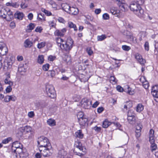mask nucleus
Segmentation results:
<instances>
[{
    "label": "nucleus",
    "instance_id": "1",
    "mask_svg": "<svg viewBox=\"0 0 158 158\" xmlns=\"http://www.w3.org/2000/svg\"><path fill=\"white\" fill-rule=\"evenodd\" d=\"M73 152L75 154L82 157L85 154L86 150L82 146V144L81 142L76 141L74 144Z\"/></svg>",
    "mask_w": 158,
    "mask_h": 158
},
{
    "label": "nucleus",
    "instance_id": "2",
    "mask_svg": "<svg viewBox=\"0 0 158 158\" xmlns=\"http://www.w3.org/2000/svg\"><path fill=\"white\" fill-rule=\"evenodd\" d=\"M73 41L71 37H68L66 42H64L60 48L63 50L69 52L72 48Z\"/></svg>",
    "mask_w": 158,
    "mask_h": 158
},
{
    "label": "nucleus",
    "instance_id": "3",
    "mask_svg": "<svg viewBox=\"0 0 158 158\" xmlns=\"http://www.w3.org/2000/svg\"><path fill=\"white\" fill-rule=\"evenodd\" d=\"M37 143L39 148H45L46 147H50L51 146L48 138L44 136H41L39 138Z\"/></svg>",
    "mask_w": 158,
    "mask_h": 158
},
{
    "label": "nucleus",
    "instance_id": "4",
    "mask_svg": "<svg viewBox=\"0 0 158 158\" xmlns=\"http://www.w3.org/2000/svg\"><path fill=\"white\" fill-rule=\"evenodd\" d=\"M46 92L48 97L52 98L56 97V94L54 88L52 85H47L46 86Z\"/></svg>",
    "mask_w": 158,
    "mask_h": 158
},
{
    "label": "nucleus",
    "instance_id": "5",
    "mask_svg": "<svg viewBox=\"0 0 158 158\" xmlns=\"http://www.w3.org/2000/svg\"><path fill=\"white\" fill-rule=\"evenodd\" d=\"M39 150L42 154L44 157H47L51 155L52 153V146L50 147H47L42 148H39Z\"/></svg>",
    "mask_w": 158,
    "mask_h": 158
},
{
    "label": "nucleus",
    "instance_id": "6",
    "mask_svg": "<svg viewBox=\"0 0 158 158\" xmlns=\"http://www.w3.org/2000/svg\"><path fill=\"white\" fill-rule=\"evenodd\" d=\"M92 102L86 98L82 99L80 102L81 106L85 109H89L91 107Z\"/></svg>",
    "mask_w": 158,
    "mask_h": 158
},
{
    "label": "nucleus",
    "instance_id": "7",
    "mask_svg": "<svg viewBox=\"0 0 158 158\" xmlns=\"http://www.w3.org/2000/svg\"><path fill=\"white\" fill-rule=\"evenodd\" d=\"M151 93L155 98V100L158 102V85H156L153 88Z\"/></svg>",
    "mask_w": 158,
    "mask_h": 158
},
{
    "label": "nucleus",
    "instance_id": "8",
    "mask_svg": "<svg viewBox=\"0 0 158 158\" xmlns=\"http://www.w3.org/2000/svg\"><path fill=\"white\" fill-rule=\"evenodd\" d=\"M135 58L141 65H144L146 63V60L143 58L142 56L140 54L138 53H136L135 55Z\"/></svg>",
    "mask_w": 158,
    "mask_h": 158
},
{
    "label": "nucleus",
    "instance_id": "9",
    "mask_svg": "<svg viewBox=\"0 0 158 158\" xmlns=\"http://www.w3.org/2000/svg\"><path fill=\"white\" fill-rule=\"evenodd\" d=\"M139 7H141L140 5L137 3L136 2H132L130 6V8L131 10L133 12L138 10Z\"/></svg>",
    "mask_w": 158,
    "mask_h": 158
},
{
    "label": "nucleus",
    "instance_id": "10",
    "mask_svg": "<svg viewBox=\"0 0 158 158\" xmlns=\"http://www.w3.org/2000/svg\"><path fill=\"white\" fill-rule=\"evenodd\" d=\"M7 13H6V17L5 19L7 21H10L13 19V16L12 12L8 8H7Z\"/></svg>",
    "mask_w": 158,
    "mask_h": 158
},
{
    "label": "nucleus",
    "instance_id": "11",
    "mask_svg": "<svg viewBox=\"0 0 158 158\" xmlns=\"http://www.w3.org/2000/svg\"><path fill=\"white\" fill-rule=\"evenodd\" d=\"M66 31L65 28H64L60 30H56L54 32V34L56 36H63Z\"/></svg>",
    "mask_w": 158,
    "mask_h": 158
},
{
    "label": "nucleus",
    "instance_id": "12",
    "mask_svg": "<svg viewBox=\"0 0 158 158\" xmlns=\"http://www.w3.org/2000/svg\"><path fill=\"white\" fill-rule=\"evenodd\" d=\"M142 127V126L140 123L138 124L136 127L135 136L137 138L139 137L140 136V132H141Z\"/></svg>",
    "mask_w": 158,
    "mask_h": 158
},
{
    "label": "nucleus",
    "instance_id": "13",
    "mask_svg": "<svg viewBox=\"0 0 158 158\" xmlns=\"http://www.w3.org/2000/svg\"><path fill=\"white\" fill-rule=\"evenodd\" d=\"M134 13L139 18H142L143 16L144 11L141 7H139V9L134 12Z\"/></svg>",
    "mask_w": 158,
    "mask_h": 158
},
{
    "label": "nucleus",
    "instance_id": "14",
    "mask_svg": "<svg viewBox=\"0 0 158 158\" xmlns=\"http://www.w3.org/2000/svg\"><path fill=\"white\" fill-rule=\"evenodd\" d=\"M22 147H20L17 149H14L13 152L14 153L13 155L15 156V158H19L18 155H20L21 153H22L23 151V150H24V149H22Z\"/></svg>",
    "mask_w": 158,
    "mask_h": 158
},
{
    "label": "nucleus",
    "instance_id": "15",
    "mask_svg": "<svg viewBox=\"0 0 158 158\" xmlns=\"http://www.w3.org/2000/svg\"><path fill=\"white\" fill-rule=\"evenodd\" d=\"M78 122L81 127H84L87 124L88 119L85 117L78 119Z\"/></svg>",
    "mask_w": 158,
    "mask_h": 158
},
{
    "label": "nucleus",
    "instance_id": "16",
    "mask_svg": "<svg viewBox=\"0 0 158 158\" xmlns=\"http://www.w3.org/2000/svg\"><path fill=\"white\" fill-rule=\"evenodd\" d=\"M8 51L7 47L4 45L0 44V54L1 55H5Z\"/></svg>",
    "mask_w": 158,
    "mask_h": 158
},
{
    "label": "nucleus",
    "instance_id": "17",
    "mask_svg": "<svg viewBox=\"0 0 158 158\" xmlns=\"http://www.w3.org/2000/svg\"><path fill=\"white\" fill-rule=\"evenodd\" d=\"M16 97L13 95L10 96H6L5 98L4 101L5 102H7L10 101H15L16 100Z\"/></svg>",
    "mask_w": 158,
    "mask_h": 158
},
{
    "label": "nucleus",
    "instance_id": "18",
    "mask_svg": "<svg viewBox=\"0 0 158 158\" xmlns=\"http://www.w3.org/2000/svg\"><path fill=\"white\" fill-rule=\"evenodd\" d=\"M7 8H2L0 10V16L5 19L6 17Z\"/></svg>",
    "mask_w": 158,
    "mask_h": 158
},
{
    "label": "nucleus",
    "instance_id": "19",
    "mask_svg": "<svg viewBox=\"0 0 158 158\" xmlns=\"http://www.w3.org/2000/svg\"><path fill=\"white\" fill-rule=\"evenodd\" d=\"M24 16L22 12L19 11H17L14 15L15 18L18 19L22 20Z\"/></svg>",
    "mask_w": 158,
    "mask_h": 158
},
{
    "label": "nucleus",
    "instance_id": "20",
    "mask_svg": "<svg viewBox=\"0 0 158 158\" xmlns=\"http://www.w3.org/2000/svg\"><path fill=\"white\" fill-rule=\"evenodd\" d=\"M78 12V10L77 8L74 7H70L68 13L71 15H76Z\"/></svg>",
    "mask_w": 158,
    "mask_h": 158
},
{
    "label": "nucleus",
    "instance_id": "21",
    "mask_svg": "<svg viewBox=\"0 0 158 158\" xmlns=\"http://www.w3.org/2000/svg\"><path fill=\"white\" fill-rule=\"evenodd\" d=\"M22 145L18 141H16L13 142L12 144V150L14 151V149H17L20 147H22Z\"/></svg>",
    "mask_w": 158,
    "mask_h": 158
},
{
    "label": "nucleus",
    "instance_id": "22",
    "mask_svg": "<svg viewBox=\"0 0 158 158\" xmlns=\"http://www.w3.org/2000/svg\"><path fill=\"white\" fill-rule=\"evenodd\" d=\"M75 136L77 138L82 139L84 137V134L81 130H77L75 133Z\"/></svg>",
    "mask_w": 158,
    "mask_h": 158
},
{
    "label": "nucleus",
    "instance_id": "23",
    "mask_svg": "<svg viewBox=\"0 0 158 158\" xmlns=\"http://www.w3.org/2000/svg\"><path fill=\"white\" fill-rule=\"evenodd\" d=\"M63 9L65 11L68 12L69 11L70 6L67 3H63L61 4Z\"/></svg>",
    "mask_w": 158,
    "mask_h": 158
},
{
    "label": "nucleus",
    "instance_id": "24",
    "mask_svg": "<svg viewBox=\"0 0 158 158\" xmlns=\"http://www.w3.org/2000/svg\"><path fill=\"white\" fill-rule=\"evenodd\" d=\"M110 12L112 14L115 15H117V16L120 13V11L119 10H118L115 7H113L110 10Z\"/></svg>",
    "mask_w": 158,
    "mask_h": 158
},
{
    "label": "nucleus",
    "instance_id": "25",
    "mask_svg": "<svg viewBox=\"0 0 158 158\" xmlns=\"http://www.w3.org/2000/svg\"><path fill=\"white\" fill-rule=\"evenodd\" d=\"M125 92H127L131 95H133L134 93V91L133 90H131V88H130L129 86L127 85L125 86Z\"/></svg>",
    "mask_w": 158,
    "mask_h": 158
},
{
    "label": "nucleus",
    "instance_id": "26",
    "mask_svg": "<svg viewBox=\"0 0 158 158\" xmlns=\"http://www.w3.org/2000/svg\"><path fill=\"white\" fill-rule=\"evenodd\" d=\"M127 120L129 123L131 124H134L135 123V116L127 117Z\"/></svg>",
    "mask_w": 158,
    "mask_h": 158
},
{
    "label": "nucleus",
    "instance_id": "27",
    "mask_svg": "<svg viewBox=\"0 0 158 158\" xmlns=\"http://www.w3.org/2000/svg\"><path fill=\"white\" fill-rule=\"evenodd\" d=\"M13 63V62L12 60L10 59L8 60L6 64H5V67L6 68L7 70H9L11 68Z\"/></svg>",
    "mask_w": 158,
    "mask_h": 158
},
{
    "label": "nucleus",
    "instance_id": "28",
    "mask_svg": "<svg viewBox=\"0 0 158 158\" xmlns=\"http://www.w3.org/2000/svg\"><path fill=\"white\" fill-rule=\"evenodd\" d=\"M32 45V42L28 39L26 40L24 42V46L26 48H30Z\"/></svg>",
    "mask_w": 158,
    "mask_h": 158
},
{
    "label": "nucleus",
    "instance_id": "29",
    "mask_svg": "<svg viewBox=\"0 0 158 158\" xmlns=\"http://www.w3.org/2000/svg\"><path fill=\"white\" fill-rule=\"evenodd\" d=\"M112 123V122H109L108 120L106 119L103 122L102 124V127L104 128L108 127Z\"/></svg>",
    "mask_w": 158,
    "mask_h": 158
},
{
    "label": "nucleus",
    "instance_id": "30",
    "mask_svg": "<svg viewBox=\"0 0 158 158\" xmlns=\"http://www.w3.org/2000/svg\"><path fill=\"white\" fill-rule=\"evenodd\" d=\"M28 154L25 149L23 150V151L20 155H18L20 158H26L28 156Z\"/></svg>",
    "mask_w": 158,
    "mask_h": 158
},
{
    "label": "nucleus",
    "instance_id": "31",
    "mask_svg": "<svg viewBox=\"0 0 158 158\" xmlns=\"http://www.w3.org/2000/svg\"><path fill=\"white\" fill-rule=\"evenodd\" d=\"M56 41L58 46L60 48L62 44L64 43V40L60 38H56Z\"/></svg>",
    "mask_w": 158,
    "mask_h": 158
},
{
    "label": "nucleus",
    "instance_id": "32",
    "mask_svg": "<svg viewBox=\"0 0 158 158\" xmlns=\"http://www.w3.org/2000/svg\"><path fill=\"white\" fill-rule=\"evenodd\" d=\"M68 26L69 28H73L74 31H75L77 30L76 25L72 22L69 21L68 22Z\"/></svg>",
    "mask_w": 158,
    "mask_h": 158
},
{
    "label": "nucleus",
    "instance_id": "33",
    "mask_svg": "<svg viewBox=\"0 0 158 158\" xmlns=\"http://www.w3.org/2000/svg\"><path fill=\"white\" fill-rule=\"evenodd\" d=\"M35 27V25L34 23H31L27 27V32H30Z\"/></svg>",
    "mask_w": 158,
    "mask_h": 158
},
{
    "label": "nucleus",
    "instance_id": "34",
    "mask_svg": "<svg viewBox=\"0 0 158 158\" xmlns=\"http://www.w3.org/2000/svg\"><path fill=\"white\" fill-rule=\"evenodd\" d=\"M143 109V106L141 104H138L136 106V110L138 112H140Z\"/></svg>",
    "mask_w": 158,
    "mask_h": 158
},
{
    "label": "nucleus",
    "instance_id": "35",
    "mask_svg": "<svg viewBox=\"0 0 158 158\" xmlns=\"http://www.w3.org/2000/svg\"><path fill=\"white\" fill-rule=\"evenodd\" d=\"M47 123L50 126H53L55 125L56 122L55 120L50 118L47 120Z\"/></svg>",
    "mask_w": 158,
    "mask_h": 158
},
{
    "label": "nucleus",
    "instance_id": "36",
    "mask_svg": "<svg viewBox=\"0 0 158 158\" xmlns=\"http://www.w3.org/2000/svg\"><path fill=\"white\" fill-rule=\"evenodd\" d=\"M9 78H6L4 80V82L6 84H8L10 86H13V82L11 81L9 79V78H10V76L9 74H8Z\"/></svg>",
    "mask_w": 158,
    "mask_h": 158
},
{
    "label": "nucleus",
    "instance_id": "37",
    "mask_svg": "<svg viewBox=\"0 0 158 158\" xmlns=\"http://www.w3.org/2000/svg\"><path fill=\"white\" fill-rule=\"evenodd\" d=\"M22 129L23 130L24 132H29L31 131V128L30 126H26L24 127H22Z\"/></svg>",
    "mask_w": 158,
    "mask_h": 158
},
{
    "label": "nucleus",
    "instance_id": "38",
    "mask_svg": "<svg viewBox=\"0 0 158 158\" xmlns=\"http://www.w3.org/2000/svg\"><path fill=\"white\" fill-rule=\"evenodd\" d=\"M127 39H129V41L132 42L134 43H137L136 39L133 36V34L131 35Z\"/></svg>",
    "mask_w": 158,
    "mask_h": 158
},
{
    "label": "nucleus",
    "instance_id": "39",
    "mask_svg": "<svg viewBox=\"0 0 158 158\" xmlns=\"http://www.w3.org/2000/svg\"><path fill=\"white\" fill-rule=\"evenodd\" d=\"M44 61V56L42 55H40L39 56L38 58V62L40 64H42Z\"/></svg>",
    "mask_w": 158,
    "mask_h": 158
},
{
    "label": "nucleus",
    "instance_id": "40",
    "mask_svg": "<svg viewBox=\"0 0 158 158\" xmlns=\"http://www.w3.org/2000/svg\"><path fill=\"white\" fill-rule=\"evenodd\" d=\"M106 38L105 35H102L97 36V40L98 41H102L105 40Z\"/></svg>",
    "mask_w": 158,
    "mask_h": 158
},
{
    "label": "nucleus",
    "instance_id": "41",
    "mask_svg": "<svg viewBox=\"0 0 158 158\" xmlns=\"http://www.w3.org/2000/svg\"><path fill=\"white\" fill-rule=\"evenodd\" d=\"M110 82L113 84H116L117 82V80L114 76H111L110 77Z\"/></svg>",
    "mask_w": 158,
    "mask_h": 158
},
{
    "label": "nucleus",
    "instance_id": "42",
    "mask_svg": "<svg viewBox=\"0 0 158 158\" xmlns=\"http://www.w3.org/2000/svg\"><path fill=\"white\" fill-rule=\"evenodd\" d=\"M131 116H135V114L133 110H129L127 113V117Z\"/></svg>",
    "mask_w": 158,
    "mask_h": 158
},
{
    "label": "nucleus",
    "instance_id": "43",
    "mask_svg": "<svg viewBox=\"0 0 158 158\" xmlns=\"http://www.w3.org/2000/svg\"><path fill=\"white\" fill-rule=\"evenodd\" d=\"M41 11L42 12L44 13L47 16H49L52 15V13L50 11L45 9L42 8Z\"/></svg>",
    "mask_w": 158,
    "mask_h": 158
},
{
    "label": "nucleus",
    "instance_id": "44",
    "mask_svg": "<svg viewBox=\"0 0 158 158\" xmlns=\"http://www.w3.org/2000/svg\"><path fill=\"white\" fill-rule=\"evenodd\" d=\"M132 34V33L131 32L127 30L125 31L123 34L124 35L126 36L127 39L131 36V35Z\"/></svg>",
    "mask_w": 158,
    "mask_h": 158
},
{
    "label": "nucleus",
    "instance_id": "45",
    "mask_svg": "<svg viewBox=\"0 0 158 158\" xmlns=\"http://www.w3.org/2000/svg\"><path fill=\"white\" fill-rule=\"evenodd\" d=\"M37 19L39 21L43 20H45V18H44L42 14H39L38 15Z\"/></svg>",
    "mask_w": 158,
    "mask_h": 158
},
{
    "label": "nucleus",
    "instance_id": "46",
    "mask_svg": "<svg viewBox=\"0 0 158 158\" xmlns=\"http://www.w3.org/2000/svg\"><path fill=\"white\" fill-rule=\"evenodd\" d=\"M46 43L44 42H41L37 44V48L39 49L45 46Z\"/></svg>",
    "mask_w": 158,
    "mask_h": 158
},
{
    "label": "nucleus",
    "instance_id": "47",
    "mask_svg": "<svg viewBox=\"0 0 158 158\" xmlns=\"http://www.w3.org/2000/svg\"><path fill=\"white\" fill-rule=\"evenodd\" d=\"M65 59L64 60L68 64H70L71 62V60L70 56H69L67 55L65 56Z\"/></svg>",
    "mask_w": 158,
    "mask_h": 158
},
{
    "label": "nucleus",
    "instance_id": "48",
    "mask_svg": "<svg viewBox=\"0 0 158 158\" xmlns=\"http://www.w3.org/2000/svg\"><path fill=\"white\" fill-rule=\"evenodd\" d=\"M77 117L78 119L85 117L83 113L82 112H79L77 115Z\"/></svg>",
    "mask_w": 158,
    "mask_h": 158
},
{
    "label": "nucleus",
    "instance_id": "49",
    "mask_svg": "<svg viewBox=\"0 0 158 158\" xmlns=\"http://www.w3.org/2000/svg\"><path fill=\"white\" fill-rule=\"evenodd\" d=\"M48 76H50L51 77H53L55 75V72L54 70L49 71L48 72Z\"/></svg>",
    "mask_w": 158,
    "mask_h": 158
},
{
    "label": "nucleus",
    "instance_id": "50",
    "mask_svg": "<svg viewBox=\"0 0 158 158\" xmlns=\"http://www.w3.org/2000/svg\"><path fill=\"white\" fill-rule=\"evenodd\" d=\"M11 139L10 137H8L2 141V143L3 144H6L8 143L11 140Z\"/></svg>",
    "mask_w": 158,
    "mask_h": 158
},
{
    "label": "nucleus",
    "instance_id": "51",
    "mask_svg": "<svg viewBox=\"0 0 158 158\" xmlns=\"http://www.w3.org/2000/svg\"><path fill=\"white\" fill-rule=\"evenodd\" d=\"M119 10L120 11V13L122 12H124L126 10V9L124 5L123 4L120 5L119 6Z\"/></svg>",
    "mask_w": 158,
    "mask_h": 158
},
{
    "label": "nucleus",
    "instance_id": "52",
    "mask_svg": "<svg viewBox=\"0 0 158 158\" xmlns=\"http://www.w3.org/2000/svg\"><path fill=\"white\" fill-rule=\"evenodd\" d=\"M122 48L123 50L128 51L131 49V48L130 46L126 45H123L122 46Z\"/></svg>",
    "mask_w": 158,
    "mask_h": 158
},
{
    "label": "nucleus",
    "instance_id": "53",
    "mask_svg": "<svg viewBox=\"0 0 158 158\" xmlns=\"http://www.w3.org/2000/svg\"><path fill=\"white\" fill-rule=\"evenodd\" d=\"M151 150L153 152L157 148L156 145L155 143H151Z\"/></svg>",
    "mask_w": 158,
    "mask_h": 158
},
{
    "label": "nucleus",
    "instance_id": "54",
    "mask_svg": "<svg viewBox=\"0 0 158 158\" xmlns=\"http://www.w3.org/2000/svg\"><path fill=\"white\" fill-rule=\"evenodd\" d=\"M49 65L48 64L44 65L42 67L43 69L45 71H47L49 68Z\"/></svg>",
    "mask_w": 158,
    "mask_h": 158
},
{
    "label": "nucleus",
    "instance_id": "55",
    "mask_svg": "<svg viewBox=\"0 0 158 158\" xmlns=\"http://www.w3.org/2000/svg\"><path fill=\"white\" fill-rule=\"evenodd\" d=\"M86 51L88 54L89 56H91L93 53V51L90 48H88L86 49Z\"/></svg>",
    "mask_w": 158,
    "mask_h": 158
},
{
    "label": "nucleus",
    "instance_id": "56",
    "mask_svg": "<svg viewBox=\"0 0 158 158\" xmlns=\"http://www.w3.org/2000/svg\"><path fill=\"white\" fill-rule=\"evenodd\" d=\"M144 47L145 50L146 51H148L149 50V44L148 42H145L144 45Z\"/></svg>",
    "mask_w": 158,
    "mask_h": 158
},
{
    "label": "nucleus",
    "instance_id": "57",
    "mask_svg": "<svg viewBox=\"0 0 158 158\" xmlns=\"http://www.w3.org/2000/svg\"><path fill=\"white\" fill-rule=\"evenodd\" d=\"M18 71L21 73V72H25L26 71V69H25V68L22 67L20 66L19 67L18 69Z\"/></svg>",
    "mask_w": 158,
    "mask_h": 158
},
{
    "label": "nucleus",
    "instance_id": "58",
    "mask_svg": "<svg viewBox=\"0 0 158 158\" xmlns=\"http://www.w3.org/2000/svg\"><path fill=\"white\" fill-rule=\"evenodd\" d=\"M9 26L11 28L14 29L16 27L15 23L13 21L11 22L10 23Z\"/></svg>",
    "mask_w": 158,
    "mask_h": 158
},
{
    "label": "nucleus",
    "instance_id": "59",
    "mask_svg": "<svg viewBox=\"0 0 158 158\" xmlns=\"http://www.w3.org/2000/svg\"><path fill=\"white\" fill-rule=\"evenodd\" d=\"M19 5L18 2H12L11 6L15 8H18Z\"/></svg>",
    "mask_w": 158,
    "mask_h": 158
},
{
    "label": "nucleus",
    "instance_id": "60",
    "mask_svg": "<svg viewBox=\"0 0 158 158\" xmlns=\"http://www.w3.org/2000/svg\"><path fill=\"white\" fill-rule=\"evenodd\" d=\"M27 115L29 118H32L34 116L35 114L33 111H31L28 113Z\"/></svg>",
    "mask_w": 158,
    "mask_h": 158
},
{
    "label": "nucleus",
    "instance_id": "61",
    "mask_svg": "<svg viewBox=\"0 0 158 158\" xmlns=\"http://www.w3.org/2000/svg\"><path fill=\"white\" fill-rule=\"evenodd\" d=\"M43 30L42 28L41 27H37L35 30L36 32L40 33Z\"/></svg>",
    "mask_w": 158,
    "mask_h": 158
},
{
    "label": "nucleus",
    "instance_id": "62",
    "mask_svg": "<svg viewBox=\"0 0 158 158\" xmlns=\"http://www.w3.org/2000/svg\"><path fill=\"white\" fill-rule=\"evenodd\" d=\"M154 138V136H149V140L151 144L155 143V140Z\"/></svg>",
    "mask_w": 158,
    "mask_h": 158
},
{
    "label": "nucleus",
    "instance_id": "63",
    "mask_svg": "<svg viewBox=\"0 0 158 158\" xmlns=\"http://www.w3.org/2000/svg\"><path fill=\"white\" fill-rule=\"evenodd\" d=\"M155 52L156 53V52H157V53L156 54H157V52H158V42H155Z\"/></svg>",
    "mask_w": 158,
    "mask_h": 158
},
{
    "label": "nucleus",
    "instance_id": "64",
    "mask_svg": "<svg viewBox=\"0 0 158 158\" xmlns=\"http://www.w3.org/2000/svg\"><path fill=\"white\" fill-rule=\"evenodd\" d=\"M103 18L105 20L108 19L109 18V15L107 13H105L103 15Z\"/></svg>",
    "mask_w": 158,
    "mask_h": 158
}]
</instances>
